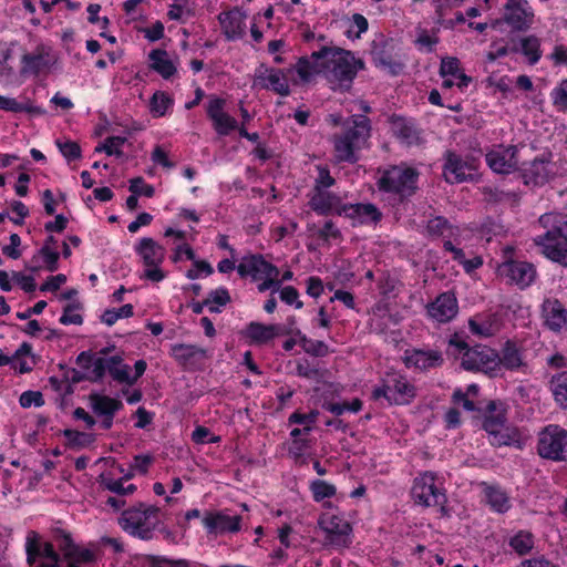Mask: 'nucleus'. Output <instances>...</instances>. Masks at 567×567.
<instances>
[{"instance_id": "obj_6", "label": "nucleus", "mask_w": 567, "mask_h": 567, "mask_svg": "<svg viewBox=\"0 0 567 567\" xmlns=\"http://www.w3.org/2000/svg\"><path fill=\"white\" fill-rule=\"evenodd\" d=\"M506 411L502 403L491 401L485 411L483 427L488 434L489 443L494 446L522 447L519 431L506 424Z\"/></svg>"}, {"instance_id": "obj_37", "label": "nucleus", "mask_w": 567, "mask_h": 567, "mask_svg": "<svg viewBox=\"0 0 567 567\" xmlns=\"http://www.w3.org/2000/svg\"><path fill=\"white\" fill-rule=\"evenodd\" d=\"M148 58L151 68L164 79H169L176 73V68L165 50H153Z\"/></svg>"}, {"instance_id": "obj_15", "label": "nucleus", "mask_w": 567, "mask_h": 567, "mask_svg": "<svg viewBox=\"0 0 567 567\" xmlns=\"http://www.w3.org/2000/svg\"><path fill=\"white\" fill-rule=\"evenodd\" d=\"M54 539L56 546L64 559L70 563L74 561L76 565L93 564L100 557V550L96 545L90 544L89 546L78 545L70 533L59 529L55 532Z\"/></svg>"}, {"instance_id": "obj_57", "label": "nucleus", "mask_w": 567, "mask_h": 567, "mask_svg": "<svg viewBox=\"0 0 567 567\" xmlns=\"http://www.w3.org/2000/svg\"><path fill=\"white\" fill-rule=\"evenodd\" d=\"M39 255L49 271H55L58 269L60 254L56 250V247L42 246L39 250Z\"/></svg>"}, {"instance_id": "obj_45", "label": "nucleus", "mask_w": 567, "mask_h": 567, "mask_svg": "<svg viewBox=\"0 0 567 567\" xmlns=\"http://www.w3.org/2000/svg\"><path fill=\"white\" fill-rule=\"evenodd\" d=\"M229 302H230L229 291L224 287H219L215 290H212L208 293V297L204 300L205 307H207L209 312H212V313L220 312L221 307H225Z\"/></svg>"}, {"instance_id": "obj_38", "label": "nucleus", "mask_w": 567, "mask_h": 567, "mask_svg": "<svg viewBox=\"0 0 567 567\" xmlns=\"http://www.w3.org/2000/svg\"><path fill=\"white\" fill-rule=\"evenodd\" d=\"M171 355L181 364L185 365L190 363L197 358H205L206 350L194 344H173L171 347Z\"/></svg>"}, {"instance_id": "obj_56", "label": "nucleus", "mask_w": 567, "mask_h": 567, "mask_svg": "<svg viewBox=\"0 0 567 567\" xmlns=\"http://www.w3.org/2000/svg\"><path fill=\"white\" fill-rule=\"evenodd\" d=\"M277 292H279L280 300L286 305L293 306L296 309H301L303 307V302L299 299V292L295 287H280Z\"/></svg>"}, {"instance_id": "obj_3", "label": "nucleus", "mask_w": 567, "mask_h": 567, "mask_svg": "<svg viewBox=\"0 0 567 567\" xmlns=\"http://www.w3.org/2000/svg\"><path fill=\"white\" fill-rule=\"evenodd\" d=\"M370 132V120L365 115H353L351 125L332 137L336 161L351 164L358 162V153L367 145Z\"/></svg>"}, {"instance_id": "obj_1", "label": "nucleus", "mask_w": 567, "mask_h": 567, "mask_svg": "<svg viewBox=\"0 0 567 567\" xmlns=\"http://www.w3.org/2000/svg\"><path fill=\"white\" fill-rule=\"evenodd\" d=\"M365 68L364 61L353 52L337 47H322L310 55L301 56L296 72L302 83L322 75L334 91L351 89L358 73Z\"/></svg>"}, {"instance_id": "obj_48", "label": "nucleus", "mask_w": 567, "mask_h": 567, "mask_svg": "<svg viewBox=\"0 0 567 567\" xmlns=\"http://www.w3.org/2000/svg\"><path fill=\"white\" fill-rule=\"evenodd\" d=\"M373 61L377 68L386 71L391 75H398L404 69V64L402 62L393 60L384 52L374 54Z\"/></svg>"}, {"instance_id": "obj_41", "label": "nucleus", "mask_w": 567, "mask_h": 567, "mask_svg": "<svg viewBox=\"0 0 567 567\" xmlns=\"http://www.w3.org/2000/svg\"><path fill=\"white\" fill-rule=\"evenodd\" d=\"M508 546L518 556H526L535 547V536L529 530L520 529L508 538Z\"/></svg>"}, {"instance_id": "obj_31", "label": "nucleus", "mask_w": 567, "mask_h": 567, "mask_svg": "<svg viewBox=\"0 0 567 567\" xmlns=\"http://www.w3.org/2000/svg\"><path fill=\"white\" fill-rule=\"evenodd\" d=\"M542 315L545 324L559 332L567 329V308L557 299H546L542 305Z\"/></svg>"}, {"instance_id": "obj_9", "label": "nucleus", "mask_w": 567, "mask_h": 567, "mask_svg": "<svg viewBox=\"0 0 567 567\" xmlns=\"http://www.w3.org/2000/svg\"><path fill=\"white\" fill-rule=\"evenodd\" d=\"M417 176L414 168L395 165L382 172L377 185L380 192L395 195L403 200L414 194Z\"/></svg>"}, {"instance_id": "obj_27", "label": "nucleus", "mask_w": 567, "mask_h": 567, "mask_svg": "<svg viewBox=\"0 0 567 567\" xmlns=\"http://www.w3.org/2000/svg\"><path fill=\"white\" fill-rule=\"evenodd\" d=\"M458 312V302L454 293L443 292L427 306V315L439 323L451 321Z\"/></svg>"}, {"instance_id": "obj_14", "label": "nucleus", "mask_w": 567, "mask_h": 567, "mask_svg": "<svg viewBox=\"0 0 567 567\" xmlns=\"http://www.w3.org/2000/svg\"><path fill=\"white\" fill-rule=\"evenodd\" d=\"M24 549L30 567H60V554L53 544L44 542L38 532L27 533Z\"/></svg>"}, {"instance_id": "obj_58", "label": "nucleus", "mask_w": 567, "mask_h": 567, "mask_svg": "<svg viewBox=\"0 0 567 567\" xmlns=\"http://www.w3.org/2000/svg\"><path fill=\"white\" fill-rule=\"evenodd\" d=\"M437 43H439V37H437L436 32H433L431 34L425 29H421L417 31L415 44L421 50L425 49L427 52H432Z\"/></svg>"}, {"instance_id": "obj_10", "label": "nucleus", "mask_w": 567, "mask_h": 567, "mask_svg": "<svg viewBox=\"0 0 567 567\" xmlns=\"http://www.w3.org/2000/svg\"><path fill=\"white\" fill-rule=\"evenodd\" d=\"M416 388L408 378L398 372L386 373L372 391L375 401L384 399L389 404L404 405L412 402Z\"/></svg>"}, {"instance_id": "obj_35", "label": "nucleus", "mask_w": 567, "mask_h": 567, "mask_svg": "<svg viewBox=\"0 0 567 567\" xmlns=\"http://www.w3.org/2000/svg\"><path fill=\"white\" fill-rule=\"evenodd\" d=\"M499 369L517 370L524 365L523 352L515 342L506 341L501 354H498Z\"/></svg>"}, {"instance_id": "obj_55", "label": "nucleus", "mask_w": 567, "mask_h": 567, "mask_svg": "<svg viewBox=\"0 0 567 567\" xmlns=\"http://www.w3.org/2000/svg\"><path fill=\"white\" fill-rule=\"evenodd\" d=\"M148 567H193V564L186 559H171L165 556H150Z\"/></svg>"}, {"instance_id": "obj_19", "label": "nucleus", "mask_w": 567, "mask_h": 567, "mask_svg": "<svg viewBox=\"0 0 567 567\" xmlns=\"http://www.w3.org/2000/svg\"><path fill=\"white\" fill-rule=\"evenodd\" d=\"M503 21L513 31H525L534 21V10L527 0H507L504 6Z\"/></svg>"}, {"instance_id": "obj_61", "label": "nucleus", "mask_w": 567, "mask_h": 567, "mask_svg": "<svg viewBox=\"0 0 567 567\" xmlns=\"http://www.w3.org/2000/svg\"><path fill=\"white\" fill-rule=\"evenodd\" d=\"M130 192L140 196L144 195L145 197H153L155 194V189L152 185L146 184L143 177H135L130 181Z\"/></svg>"}, {"instance_id": "obj_23", "label": "nucleus", "mask_w": 567, "mask_h": 567, "mask_svg": "<svg viewBox=\"0 0 567 567\" xmlns=\"http://www.w3.org/2000/svg\"><path fill=\"white\" fill-rule=\"evenodd\" d=\"M241 277H250L257 281L264 277L279 276V269L268 262L261 255H249L241 258L237 266Z\"/></svg>"}, {"instance_id": "obj_11", "label": "nucleus", "mask_w": 567, "mask_h": 567, "mask_svg": "<svg viewBox=\"0 0 567 567\" xmlns=\"http://www.w3.org/2000/svg\"><path fill=\"white\" fill-rule=\"evenodd\" d=\"M320 529L324 533L326 545L343 550L353 543L352 525L341 515L323 513L318 519Z\"/></svg>"}, {"instance_id": "obj_63", "label": "nucleus", "mask_w": 567, "mask_h": 567, "mask_svg": "<svg viewBox=\"0 0 567 567\" xmlns=\"http://www.w3.org/2000/svg\"><path fill=\"white\" fill-rule=\"evenodd\" d=\"M318 175L315 179L313 188L329 189L336 184V179L331 176L330 171L326 166H317Z\"/></svg>"}, {"instance_id": "obj_32", "label": "nucleus", "mask_w": 567, "mask_h": 567, "mask_svg": "<svg viewBox=\"0 0 567 567\" xmlns=\"http://www.w3.org/2000/svg\"><path fill=\"white\" fill-rule=\"evenodd\" d=\"M551 176L553 171L549 158H535L522 169V177L525 185H544Z\"/></svg>"}, {"instance_id": "obj_22", "label": "nucleus", "mask_w": 567, "mask_h": 567, "mask_svg": "<svg viewBox=\"0 0 567 567\" xmlns=\"http://www.w3.org/2000/svg\"><path fill=\"white\" fill-rule=\"evenodd\" d=\"M439 73L443 78V89H451L455 85L463 91L472 82V78L463 72L461 62L455 56L442 58Z\"/></svg>"}, {"instance_id": "obj_33", "label": "nucleus", "mask_w": 567, "mask_h": 567, "mask_svg": "<svg viewBox=\"0 0 567 567\" xmlns=\"http://www.w3.org/2000/svg\"><path fill=\"white\" fill-rule=\"evenodd\" d=\"M391 130L394 136L404 145L411 146L420 143V132L412 121L394 116L391 120Z\"/></svg>"}, {"instance_id": "obj_52", "label": "nucleus", "mask_w": 567, "mask_h": 567, "mask_svg": "<svg viewBox=\"0 0 567 567\" xmlns=\"http://www.w3.org/2000/svg\"><path fill=\"white\" fill-rule=\"evenodd\" d=\"M452 225L443 216H435L429 219L426 225L427 234L433 237L444 236L446 231H449L452 235Z\"/></svg>"}, {"instance_id": "obj_40", "label": "nucleus", "mask_w": 567, "mask_h": 567, "mask_svg": "<svg viewBox=\"0 0 567 567\" xmlns=\"http://www.w3.org/2000/svg\"><path fill=\"white\" fill-rule=\"evenodd\" d=\"M484 495L489 507L496 513H506L511 508L507 493L498 486H486Z\"/></svg>"}, {"instance_id": "obj_59", "label": "nucleus", "mask_w": 567, "mask_h": 567, "mask_svg": "<svg viewBox=\"0 0 567 567\" xmlns=\"http://www.w3.org/2000/svg\"><path fill=\"white\" fill-rule=\"evenodd\" d=\"M56 145L61 154L68 162L79 159L81 157V147L78 143L72 141L60 142L56 141Z\"/></svg>"}, {"instance_id": "obj_53", "label": "nucleus", "mask_w": 567, "mask_h": 567, "mask_svg": "<svg viewBox=\"0 0 567 567\" xmlns=\"http://www.w3.org/2000/svg\"><path fill=\"white\" fill-rule=\"evenodd\" d=\"M319 416V412L317 410L310 411L309 413H300V412H293L288 421L290 424H301L305 425V431L310 432L317 422Z\"/></svg>"}, {"instance_id": "obj_46", "label": "nucleus", "mask_w": 567, "mask_h": 567, "mask_svg": "<svg viewBox=\"0 0 567 567\" xmlns=\"http://www.w3.org/2000/svg\"><path fill=\"white\" fill-rule=\"evenodd\" d=\"M550 389L556 402L567 409V371L557 373L551 378Z\"/></svg>"}, {"instance_id": "obj_39", "label": "nucleus", "mask_w": 567, "mask_h": 567, "mask_svg": "<svg viewBox=\"0 0 567 567\" xmlns=\"http://www.w3.org/2000/svg\"><path fill=\"white\" fill-rule=\"evenodd\" d=\"M100 484L104 489L118 496L132 495L137 489L135 484L125 485L123 478H116L111 473H102L100 475Z\"/></svg>"}, {"instance_id": "obj_25", "label": "nucleus", "mask_w": 567, "mask_h": 567, "mask_svg": "<svg viewBox=\"0 0 567 567\" xmlns=\"http://www.w3.org/2000/svg\"><path fill=\"white\" fill-rule=\"evenodd\" d=\"M89 400L93 413L102 419L103 429H111L114 416L123 408V403L117 399L100 393H91Z\"/></svg>"}, {"instance_id": "obj_24", "label": "nucleus", "mask_w": 567, "mask_h": 567, "mask_svg": "<svg viewBox=\"0 0 567 567\" xmlns=\"http://www.w3.org/2000/svg\"><path fill=\"white\" fill-rule=\"evenodd\" d=\"M338 215L349 218L353 226L377 224L382 218L381 212L371 203L343 204L338 209Z\"/></svg>"}, {"instance_id": "obj_4", "label": "nucleus", "mask_w": 567, "mask_h": 567, "mask_svg": "<svg viewBox=\"0 0 567 567\" xmlns=\"http://www.w3.org/2000/svg\"><path fill=\"white\" fill-rule=\"evenodd\" d=\"M449 352L461 359V365L468 371H483L489 375H496L499 371L498 353L485 346L473 348L458 334L451 337Z\"/></svg>"}, {"instance_id": "obj_60", "label": "nucleus", "mask_w": 567, "mask_h": 567, "mask_svg": "<svg viewBox=\"0 0 567 567\" xmlns=\"http://www.w3.org/2000/svg\"><path fill=\"white\" fill-rule=\"evenodd\" d=\"M184 258L187 260L195 259V252L193 248L187 243L176 244L172 250L171 260L176 264L182 261Z\"/></svg>"}, {"instance_id": "obj_28", "label": "nucleus", "mask_w": 567, "mask_h": 567, "mask_svg": "<svg viewBox=\"0 0 567 567\" xmlns=\"http://www.w3.org/2000/svg\"><path fill=\"white\" fill-rule=\"evenodd\" d=\"M516 152L515 146H498L489 151L486 156V163L489 168L497 174H509L516 166Z\"/></svg>"}, {"instance_id": "obj_2", "label": "nucleus", "mask_w": 567, "mask_h": 567, "mask_svg": "<svg viewBox=\"0 0 567 567\" xmlns=\"http://www.w3.org/2000/svg\"><path fill=\"white\" fill-rule=\"evenodd\" d=\"M539 224L546 233L535 237V244L548 259L567 266V214H543Z\"/></svg>"}, {"instance_id": "obj_54", "label": "nucleus", "mask_w": 567, "mask_h": 567, "mask_svg": "<svg viewBox=\"0 0 567 567\" xmlns=\"http://www.w3.org/2000/svg\"><path fill=\"white\" fill-rule=\"evenodd\" d=\"M550 99L558 111H567V79L553 89Z\"/></svg>"}, {"instance_id": "obj_49", "label": "nucleus", "mask_w": 567, "mask_h": 567, "mask_svg": "<svg viewBox=\"0 0 567 567\" xmlns=\"http://www.w3.org/2000/svg\"><path fill=\"white\" fill-rule=\"evenodd\" d=\"M126 142L125 137L122 136H109L104 140L103 143H100L94 152L95 153H105L109 156H122V146Z\"/></svg>"}, {"instance_id": "obj_20", "label": "nucleus", "mask_w": 567, "mask_h": 567, "mask_svg": "<svg viewBox=\"0 0 567 567\" xmlns=\"http://www.w3.org/2000/svg\"><path fill=\"white\" fill-rule=\"evenodd\" d=\"M499 277L514 284L519 288H526L535 280L536 270L534 266L526 261L509 260L505 261L497 268Z\"/></svg>"}, {"instance_id": "obj_30", "label": "nucleus", "mask_w": 567, "mask_h": 567, "mask_svg": "<svg viewBox=\"0 0 567 567\" xmlns=\"http://www.w3.org/2000/svg\"><path fill=\"white\" fill-rule=\"evenodd\" d=\"M308 205L316 214L327 216L332 212L338 214L343 204L337 194L323 188H312Z\"/></svg>"}, {"instance_id": "obj_18", "label": "nucleus", "mask_w": 567, "mask_h": 567, "mask_svg": "<svg viewBox=\"0 0 567 567\" xmlns=\"http://www.w3.org/2000/svg\"><path fill=\"white\" fill-rule=\"evenodd\" d=\"M202 522L208 535L236 534L241 529V516L227 508L206 512Z\"/></svg>"}, {"instance_id": "obj_42", "label": "nucleus", "mask_w": 567, "mask_h": 567, "mask_svg": "<svg viewBox=\"0 0 567 567\" xmlns=\"http://www.w3.org/2000/svg\"><path fill=\"white\" fill-rule=\"evenodd\" d=\"M530 65H535L542 59L540 40L536 35H527L519 40L518 50Z\"/></svg>"}, {"instance_id": "obj_43", "label": "nucleus", "mask_w": 567, "mask_h": 567, "mask_svg": "<svg viewBox=\"0 0 567 567\" xmlns=\"http://www.w3.org/2000/svg\"><path fill=\"white\" fill-rule=\"evenodd\" d=\"M174 105V100L164 91H156L150 100V112L153 117L165 116Z\"/></svg>"}, {"instance_id": "obj_26", "label": "nucleus", "mask_w": 567, "mask_h": 567, "mask_svg": "<svg viewBox=\"0 0 567 567\" xmlns=\"http://www.w3.org/2000/svg\"><path fill=\"white\" fill-rule=\"evenodd\" d=\"M56 56L49 49L24 54L21 60L20 73L23 76H38L49 71L56 63Z\"/></svg>"}, {"instance_id": "obj_12", "label": "nucleus", "mask_w": 567, "mask_h": 567, "mask_svg": "<svg viewBox=\"0 0 567 567\" xmlns=\"http://www.w3.org/2000/svg\"><path fill=\"white\" fill-rule=\"evenodd\" d=\"M537 452L540 457L560 462L567 460V430L549 424L538 433Z\"/></svg>"}, {"instance_id": "obj_29", "label": "nucleus", "mask_w": 567, "mask_h": 567, "mask_svg": "<svg viewBox=\"0 0 567 567\" xmlns=\"http://www.w3.org/2000/svg\"><path fill=\"white\" fill-rule=\"evenodd\" d=\"M404 363L408 368L426 371L440 367L443 363V357L437 350L412 349L405 351Z\"/></svg>"}, {"instance_id": "obj_36", "label": "nucleus", "mask_w": 567, "mask_h": 567, "mask_svg": "<svg viewBox=\"0 0 567 567\" xmlns=\"http://www.w3.org/2000/svg\"><path fill=\"white\" fill-rule=\"evenodd\" d=\"M308 231L312 237L317 238L327 246L341 241L342 239L340 229L332 220H327L322 227H317L316 224H309Z\"/></svg>"}, {"instance_id": "obj_62", "label": "nucleus", "mask_w": 567, "mask_h": 567, "mask_svg": "<svg viewBox=\"0 0 567 567\" xmlns=\"http://www.w3.org/2000/svg\"><path fill=\"white\" fill-rule=\"evenodd\" d=\"M19 403L22 408L28 409L31 406L40 408L44 404L43 395L39 391H24L20 398Z\"/></svg>"}, {"instance_id": "obj_5", "label": "nucleus", "mask_w": 567, "mask_h": 567, "mask_svg": "<svg viewBox=\"0 0 567 567\" xmlns=\"http://www.w3.org/2000/svg\"><path fill=\"white\" fill-rule=\"evenodd\" d=\"M159 524V507L142 502L123 511L118 517V525L126 534L143 540L152 539Z\"/></svg>"}, {"instance_id": "obj_13", "label": "nucleus", "mask_w": 567, "mask_h": 567, "mask_svg": "<svg viewBox=\"0 0 567 567\" xmlns=\"http://www.w3.org/2000/svg\"><path fill=\"white\" fill-rule=\"evenodd\" d=\"M292 71H296V65L285 70L260 64L255 69L252 87L271 91L280 96H288L291 93L289 74Z\"/></svg>"}, {"instance_id": "obj_51", "label": "nucleus", "mask_w": 567, "mask_h": 567, "mask_svg": "<svg viewBox=\"0 0 567 567\" xmlns=\"http://www.w3.org/2000/svg\"><path fill=\"white\" fill-rule=\"evenodd\" d=\"M134 315L133 306L130 303H126L117 309H106L101 320L106 326L111 327L113 326L117 320L124 319V318H131Z\"/></svg>"}, {"instance_id": "obj_50", "label": "nucleus", "mask_w": 567, "mask_h": 567, "mask_svg": "<svg viewBox=\"0 0 567 567\" xmlns=\"http://www.w3.org/2000/svg\"><path fill=\"white\" fill-rule=\"evenodd\" d=\"M63 435L66 439L68 445L73 449L86 447L94 442L92 434L76 430H64Z\"/></svg>"}, {"instance_id": "obj_21", "label": "nucleus", "mask_w": 567, "mask_h": 567, "mask_svg": "<svg viewBox=\"0 0 567 567\" xmlns=\"http://www.w3.org/2000/svg\"><path fill=\"white\" fill-rule=\"evenodd\" d=\"M221 28V33L228 41L240 40L247 31V13L235 7L228 11H223L217 17Z\"/></svg>"}, {"instance_id": "obj_47", "label": "nucleus", "mask_w": 567, "mask_h": 567, "mask_svg": "<svg viewBox=\"0 0 567 567\" xmlns=\"http://www.w3.org/2000/svg\"><path fill=\"white\" fill-rule=\"evenodd\" d=\"M309 489L311 492L312 498L315 502L319 503L327 498H332L337 494V487L324 481V480H313L309 484Z\"/></svg>"}, {"instance_id": "obj_16", "label": "nucleus", "mask_w": 567, "mask_h": 567, "mask_svg": "<svg viewBox=\"0 0 567 567\" xmlns=\"http://www.w3.org/2000/svg\"><path fill=\"white\" fill-rule=\"evenodd\" d=\"M227 101L217 95H209L205 105L207 117L219 136H227L238 128V121L226 112Z\"/></svg>"}, {"instance_id": "obj_7", "label": "nucleus", "mask_w": 567, "mask_h": 567, "mask_svg": "<svg viewBox=\"0 0 567 567\" xmlns=\"http://www.w3.org/2000/svg\"><path fill=\"white\" fill-rule=\"evenodd\" d=\"M134 252L143 266L138 275L141 280L158 284L167 277L162 265L166 258V249L152 237H142L134 245Z\"/></svg>"}, {"instance_id": "obj_17", "label": "nucleus", "mask_w": 567, "mask_h": 567, "mask_svg": "<svg viewBox=\"0 0 567 567\" xmlns=\"http://www.w3.org/2000/svg\"><path fill=\"white\" fill-rule=\"evenodd\" d=\"M476 165L473 159L463 158L461 155L447 151L443 166V176L449 184H460L474 179Z\"/></svg>"}, {"instance_id": "obj_44", "label": "nucleus", "mask_w": 567, "mask_h": 567, "mask_svg": "<svg viewBox=\"0 0 567 567\" xmlns=\"http://www.w3.org/2000/svg\"><path fill=\"white\" fill-rule=\"evenodd\" d=\"M130 370V365L125 364L121 357L114 355L109 358L107 372L116 382L132 384Z\"/></svg>"}, {"instance_id": "obj_64", "label": "nucleus", "mask_w": 567, "mask_h": 567, "mask_svg": "<svg viewBox=\"0 0 567 567\" xmlns=\"http://www.w3.org/2000/svg\"><path fill=\"white\" fill-rule=\"evenodd\" d=\"M193 267L187 270L186 277L190 280L197 279L200 276H209L213 274V267L204 260H193Z\"/></svg>"}, {"instance_id": "obj_34", "label": "nucleus", "mask_w": 567, "mask_h": 567, "mask_svg": "<svg viewBox=\"0 0 567 567\" xmlns=\"http://www.w3.org/2000/svg\"><path fill=\"white\" fill-rule=\"evenodd\" d=\"M279 334V327L277 324H264L260 322H250L244 332V336L251 342L264 344L272 340Z\"/></svg>"}, {"instance_id": "obj_8", "label": "nucleus", "mask_w": 567, "mask_h": 567, "mask_svg": "<svg viewBox=\"0 0 567 567\" xmlns=\"http://www.w3.org/2000/svg\"><path fill=\"white\" fill-rule=\"evenodd\" d=\"M411 497L420 506H440L441 512L446 514V489L443 481L435 472L423 471L414 477L411 486Z\"/></svg>"}]
</instances>
